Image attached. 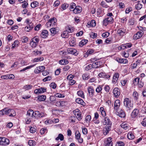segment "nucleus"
Here are the masks:
<instances>
[{"instance_id":"37","label":"nucleus","mask_w":146,"mask_h":146,"mask_svg":"<svg viewBox=\"0 0 146 146\" xmlns=\"http://www.w3.org/2000/svg\"><path fill=\"white\" fill-rule=\"evenodd\" d=\"M43 60L44 58L42 57H40L39 58H34L33 60V61L34 62H38L42 61Z\"/></svg>"},{"instance_id":"52","label":"nucleus","mask_w":146,"mask_h":146,"mask_svg":"<svg viewBox=\"0 0 146 146\" xmlns=\"http://www.w3.org/2000/svg\"><path fill=\"white\" fill-rule=\"evenodd\" d=\"M125 145L124 143L122 141L117 142L116 144V146H124Z\"/></svg>"},{"instance_id":"29","label":"nucleus","mask_w":146,"mask_h":146,"mask_svg":"<svg viewBox=\"0 0 146 146\" xmlns=\"http://www.w3.org/2000/svg\"><path fill=\"white\" fill-rule=\"evenodd\" d=\"M124 30L123 29H119L117 31V33L119 34L120 36H123L124 35L125 32H124Z\"/></svg>"},{"instance_id":"61","label":"nucleus","mask_w":146,"mask_h":146,"mask_svg":"<svg viewBox=\"0 0 146 146\" xmlns=\"http://www.w3.org/2000/svg\"><path fill=\"white\" fill-rule=\"evenodd\" d=\"M139 78H135L133 81V82L135 84H137L139 83Z\"/></svg>"},{"instance_id":"24","label":"nucleus","mask_w":146,"mask_h":146,"mask_svg":"<svg viewBox=\"0 0 146 146\" xmlns=\"http://www.w3.org/2000/svg\"><path fill=\"white\" fill-rule=\"evenodd\" d=\"M121 127L124 129L125 130H127L129 128V125L127 124L125 122L122 123L121 125Z\"/></svg>"},{"instance_id":"42","label":"nucleus","mask_w":146,"mask_h":146,"mask_svg":"<svg viewBox=\"0 0 146 146\" xmlns=\"http://www.w3.org/2000/svg\"><path fill=\"white\" fill-rule=\"evenodd\" d=\"M49 21L50 22V23L52 25V27H54L56 23V22L55 21L54 18H53L52 19H50L49 20Z\"/></svg>"},{"instance_id":"33","label":"nucleus","mask_w":146,"mask_h":146,"mask_svg":"<svg viewBox=\"0 0 146 146\" xmlns=\"http://www.w3.org/2000/svg\"><path fill=\"white\" fill-rule=\"evenodd\" d=\"M68 63V60L66 59L61 60L59 61V63L62 65L67 64Z\"/></svg>"},{"instance_id":"40","label":"nucleus","mask_w":146,"mask_h":146,"mask_svg":"<svg viewBox=\"0 0 146 146\" xmlns=\"http://www.w3.org/2000/svg\"><path fill=\"white\" fill-rule=\"evenodd\" d=\"M133 96L135 100H137L138 99V94L136 92H133Z\"/></svg>"},{"instance_id":"25","label":"nucleus","mask_w":146,"mask_h":146,"mask_svg":"<svg viewBox=\"0 0 146 146\" xmlns=\"http://www.w3.org/2000/svg\"><path fill=\"white\" fill-rule=\"evenodd\" d=\"M117 61L121 63L126 64L128 62V60L126 59H117Z\"/></svg>"},{"instance_id":"27","label":"nucleus","mask_w":146,"mask_h":146,"mask_svg":"<svg viewBox=\"0 0 146 146\" xmlns=\"http://www.w3.org/2000/svg\"><path fill=\"white\" fill-rule=\"evenodd\" d=\"M88 40L86 39L82 40L79 43V45L80 46H82L85 45L88 42Z\"/></svg>"},{"instance_id":"17","label":"nucleus","mask_w":146,"mask_h":146,"mask_svg":"<svg viewBox=\"0 0 146 146\" xmlns=\"http://www.w3.org/2000/svg\"><path fill=\"white\" fill-rule=\"evenodd\" d=\"M112 138L110 137H108L106 141L105 146H112Z\"/></svg>"},{"instance_id":"46","label":"nucleus","mask_w":146,"mask_h":146,"mask_svg":"<svg viewBox=\"0 0 146 146\" xmlns=\"http://www.w3.org/2000/svg\"><path fill=\"white\" fill-rule=\"evenodd\" d=\"M102 86H99L96 88V91L98 93H99L102 90Z\"/></svg>"},{"instance_id":"49","label":"nucleus","mask_w":146,"mask_h":146,"mask_svg":"<svg viewBox=\"0 0 146 146\" xmlns=\"http://www.w3.org/2000/svg\"><path fill=\"white\" fill-rule=\"evenodd\" d=\"M69 5L68 4L64 3L61 6V8L63 10H65L69 7Z\"/></svg>"},{"instance_id":"19","label":"nucleus","mask_w":146,"mask_h":146,"mask_svg":"<svg viewBox=\"0 0 146 146\" xmlns=\"http://www.w3.org/2000/svg\"><path fill=\"white\" fill-rule=\"evenodd\" d=\"M48 35V32L46 30H43L40 36L43 38H45Z\"/></svg>"},{"instance_id":"14","label":"nucleus","mask_w":146,"mask_h":146,"mask_svg":"<svg viewBox=\"0 0 146 146\" xmlns=\"http://www.w3.org/2000/svg\"><path fill=\"white\" fill-rule=\"evenodd\" d=\"M113 20V18L112 17H107L103 20V24L106 25L108 23L112 22Z\"/></svg>"},{"instance_id":"45","label":"nucleus","mask_w":146,"mask_h":146,"mask_svg":"<svg viewBox=\"0 0 146 146\" xmlns=\"http://www.w3.org/2000/svg\"><path fill=\"white\" fill-rule=\"evenodd\" d=\"M77 94L78 95L82 98L84 97V95L83 92L82 91L79 90L77 92Z\"/></svg>"},{"instance_id":"1","label":"nucleus","mask_w":146,"mask_h":146,"mask_svg":"<svg viewBox=\"0 0 146 146\" xmlns=\"http://www.w3.org/2000/svg\"><path fill=\"white\" fill-rule=\"evenodd\" d=\"M123 102L124 105L127 109L131 110L133 108V104L131 103V101L129 98H125Z\"/></svg>"},{"instance_id":"60","label":"nucleus","mask_w":146,"mask_h":146,"mask_svg":"<svg viewBox=\"0 0 146 146\" xmlns=\"http://www.w3.org/2000/svg\"><path fill=\"white\" fill-rule=\"evenodd\" d=\"M66 30L69 33H72L73 31V30L71 29L69 27H66Z\"/></svg>"},{"instance_id":"9","label":"nucleus","mask_w":146,"mask_h":146,"mask_svg":"<svg viewBox=\"0 0 146 146\" xmlns=\"http://www.w3.org/2000/svg\"><path fill=\"white\" fill-rule=\"evenodd\" d=\"M144 34V32L143 30H141L140 32H138L135 34L133 36V38L135 39H137L141 38Z\"/></svg>"},{"instance_id":"16","label":"nucleus","mask_w":146,"mask_h":146,"mask_svg":"<svg viewBox=\"0 0 146 146\" xmlns=\"http://www.w3.org/2000/svg\"><path fill=\"white\" fill-rule=\"evenodd\" d=\"M120 105V102L119 100H116L114 104V109L115 110H117L118 109Z\"/></svg>"},{"instance_id":"57","label":"nucleus","mask_w":146,"mask_h":146,"mask_svg":"<svg viewBox=\"0 0 146 146\" xmlns=\"http://www.w3.org/2000/svg\"><path fill=\"white\" fill-rule=\"evenodd\" d=\"M32 86L30 85H26L24 87V88L26 90H28L32 88Z\"/></svg>"},{"instance_id":"13","label":"nucleus","mask_w":146,"mask_h":146,"mask_svg":"<svg viewBox=\"0 0 146 146\" xmlns=\"http://www.w3.org/2000/svg\"><path fill=\"white\" fill-rule=\"evenodd\" d=\"M139 113V110L138 109H135L133 111L131 115V118H134L137 116Z\"/></svg>"},{"instance_id":"55","label":"nucleus","mask_w":146,"mask_h":146,"mask_svg":"<svg viewBox=\"0 0 146 146\" xmlns=\"http://www.w3.org/2000/svg\"><path fill=\"white\" fill-rule=\"evenodd\" d=\"M51 78H52L51 76H48L44 78L42 80L44 82H46L47 81L50 80H51Z\"/></svg>"},{"instance_id":"18","label":"nucleus","mask_w":146,"mask_h":146,"mask_svg":"<svg viewBox=\"0 0 146 146\" xmlns=\"http://www.w3.org/2000/svg\"><path fill=\"white\" fill-rule=\"evenodd\" d=\"M34 112L33 110L30 109L27 112V116L28 117L31 118L33 117Z\"/></svg>"},{"instance_id":"32","label":"nucleus","mask_w":146,"mask_h":146,"mask_svg":"<svg viewBox=\"0 0 146 146\" xmlns=\"http://www.w3.org/2000/svg\"><path fill=\"white\" fill-rule=\"evenodd\" d=\"M64 139V137L63 135L61 134H59L58 135V137L56 138L55 140L56 141H58L59 139L61 141L63 140Z\"/></svg>"},{"instance_id":"41","label":"nucleus","mask_w":146,"mask_h":146,"mask_svg":"<svg viewBox=\"0 0 146 146\" xmlns=\"http://www.w3.org/2000/svg\"><path fill=\"white\" fill-rule=\"evenodd\" d=\"M9 116L10 117H14L16 115V114L15 111L13 109H11L10 112L9 113Z\"/></svg>"},{"instance_id":"20","label":"nucleus","mask_w":146,"mask_h":146,"mask_svg":"<svg viewBox=\"0 0 146 146\" xmlns=\"http://www.w3.org/2000/svg\"><path fill=\"white\" fill-rule=\"evenodd\" d=\"M119 74L117 73H115L113 76V83L115 84L117 82L119 78Z\"/></svg>"},{"instance_id":"7","label":"nucleus","mask_w":146,"mask_h":146,"mask_svg":"<svg viewBox=\"0 0 146 146\" xmlns=\"http://www.w3.org/2000/svg\"><path fill=\"white\" fill-rule=\"evenodd\" d=\"M111 125L106 126L103 129V133L104 135H107L111 130Z\"/></svg>"},{"instance_id":"6","label":"nucleus","mask_w":146,"mask_h":146,"mask_svg":"<svg viewBox=\"0 0 146 146\" xmlns=\"http://www.w3.org/2000/svg\"><path fill=\"white\" fill-rule=\"evenodd\" d=\"M45 68V67L44 66L37 67L35 70L34 72L35 73H38L43 72Z\"/></svg>"},{"instance_id":"63","label":"nucleus","mask_w":146,"mask_h":146,"mask_svg":"<svg viewBox=\"0 0 146 146\" xmlns=\"http://www.w3.org/2000/svg\"><path fill=\"white\" fill-rule=\"evenodd\" d=\"M74 76L73 75L70 74L67 77V79L69 80V81H70V80H72V79L73 78H74Z\"/></svg>"},{"instance_id":"30","label":"nucleus","mask_w":146,"mask_h":146,"mask_svg":"<svg viewBox=\"0 0 146 146\" xmlns=\"http://www.w3.org/2000/svg\"><path fill=\"white\" fill-rule=\"evenodd\" d=\"M76 39L74 37L72 38L69 41V44L73 46L75 45Z\"/></svg>"},{"instance_id":"59","label":"nucleus","mask_w":146,"mask_h":146,"mask_svg":"<svg viewBox=\"0 0 146 146\" xmlns=\"http://www.w3.org/2000/svg\"><path fill=\"white\" fill-rule=\"evenodd\" d=\"M101 5L102 7L105 8H108V6L106 4L105 2L104 1H102L101 3Z\"/></svg>"},{"instance_id":"56","label":"nucleus","mask_w":146,"mask_h":146,"mask_svg":"<svg viewBox=\"0 0 146 146\" xmlns=\"http://www.w3.org/2000/svg\"><path fill=\"white\" fill-rule=\"evenodd\" d=\"M50 87L53 89H55L56 87V84L54 82H52L50 84Z\"/></svg>"},{"instance_id":"23","label":"nucleus","mask_w":146,"mask_h":146,"mask_svg":"<svg viewBox=\"0 0 146 146\" xmlns=\"http://www.w3.org/2000/svg\"><path fill=\"white\" fill-rule=\"evenodd\" d=\"M11 109H9L8 108H5L2 110L3 114L4 115L5 113V114L8 115L9 116V113L10 112Z\"/></svg>"},{"instance_id":"8","label":"nucleus","mask_w":146,"mask_h":146,"mask_svg":"<svg viewBox=\"0 0 146 146\" xmlns=\"http://www.w3.org/2000/svg\"><path fill=\"white\" fill-rule=\"evenodd\" d=\"M67 51L68 53L76 56L78 54V52L75 49L72 48H68Z\"/></svg>"},{"instance_id":"50","label":"nucleus","mask_w":146,"mask_h":146,"mask_svg":"<svg viewBox=\"0 0 146 146\" xmlns=\"http://www.w3.org/2000/svg\"><path fill=\"white\" fill-rule=\"evenodd\" d=\"M76 6V4L74 3H72L70 5V10L71 11H72V10L74 9Z\"/></svg>"},{"instance_id":"10","label":"nucleus","mask_w":146,"mask_h":146,"mask_svg":"<svg viewBox=\"0 0 146 146\" xmlns=\"http://www.w3.org/2000/svg\"><path fill=\"white\" fill-rule=\"evenodd\" d=\"M82 11V8L79 6H76L74 9L72 10L73 13L77 14L80 13Z\"/></svg>"},{"instance_id":"62","label":"nucleus","mask_w":146,"mask_h":146,"mask_svg":"<svg viewBox=\"0 0 146 146\" xmlns=\"http://www.w3.org/2000/svg\"><path fill=\"white\" fill-rule=\"evenodd\" d=\"M92 68H93L92 64H90L87 65L86 68V70H88L92 69Z\"/></svg>"},{"instance_id":"2","label":"nucleus","mask_w":146,"mask_h":146,"mask_svg":"<svg viewBox=\"0 0 146 146\" xmlns=\"http://www.w3.org/2000/svg\"><path fill=\"white\" fill-rule=\"evenodd\" d=\"M44 115V114L42 112L40 113L39 111H35L34 112V115L33 114V117L38 119L43 117Z\"/></svg>"},{"instance_id":"64","label":"nucleus","mask_w":146,"mask_h":146,"mask_svg":"<svg viewBox=\"0 0 146 146\" xmlns=\"http://www.w3.org/2000/svg\"><path fill=\"white\" fill-rule=\"evenodd\" d=\"M142 125L144 126H146V118H144L143 121L141 123Z\"/></svg>"},{"instance_id":"4","label":"nucleus","mask_w":146,"mask_h":146,"mask_svg":"<svg viewBox=\"0 0 146 146\" xmlns=\"http://www.w3.org/2000/svg\"><path fill=\"white\" fill-rule=\"evenodd\" d=\"M102 123L104 125H106V126L112 125L111 121L108 117H105L103 120Z\"/></svg>"},{"instance_id":"48","label":"nucleus","mask_w":146,"mask_h":146,"mask_svg":"<svg viewBox=\"0 0 146 146\" xmlns=\"http://www.w3.org/2000/svg\"><path fill=\"white\" fill-rule=\"evenodd\" d=\"M89 76L88 74H84L83 75L82 78L83 80H87L89 78Z\"/></svg>"},{"instance_id":"43","label":"nucleus","mask_w":146,"mask_h":146,"mask_svg":"<svg viewBox=\"0 0 146 146\" xmlns=\"http://www.w3.org/2000/svg\"><path fill=\"white\" fill-rule=\"evenodd\" d=\"M142 5L139 3L135 5V8L137 10L140 9L142 8Z\"/></svg>"},{"instance_id":"21","label":"nucleus","mask_w":146,"mask_h":146,"mask_svg":"<svg viewBox=\"0 0 146 146\" xmlns=\"http://www.w3.org/2000/svg\"><path fill=\"white\" fill-rule=\"evenodd\" d=\"M69 33L66 31H64L62 34L61 35V36L64 38H68L70 35H69Z\"/></svg>"},{"instance_id":"39","label":"nucleus","mask_w":146,"mask_h":146,"mask_svg":"<svg viewBox=\"0 0 146 146\" xmlns=\"http://www.w3.org/2000/svg\"><path fill=\"white\" fill-rule=\"evenodd\" d=\"M32 42H35L37 44H38V43L39 41V38H37L36 36H35L31 39Z\"/></svg>"},{"instance_id":"28","label":"nucleus","mask_w":146,"mask_h":146,"mask_svg":"<svg viewBox=\"0 0 146 146\" xmlns=\"http://www.w3.org/2000/svg\"><path fill=\"white\" fill-rule=\"evenodd\" d=\"M46 98V96L40 95L38 96V100L40 101H44Z\"/></svg>"},{"instance_id":"47","label":"nucleus","mask_w":146,"mask_h":146,"mask_svg":"<svg viewBox=\"0 0 146 146\" xmlns=\"http://www.w3.org/2000/svg\"><path fill=\"white\" fill-rule=\"evenodd\" d=\"M18 41L17 40H15L13 44H12V48H15L18 46Z\"/></svg>"},{"instance_id":"54","label":"nucleus","mask_w":146,"mask_h":146,"mask_svg":"<svg viewBox=\"0 0 146 146\" xmlns=\"http://www.w3.org/2000/svg\"><path fill=\"white\" fill-rule=\"evenodd\" d=\"M38 44H37L35 42H32V41L31 40V42H30V44L32 47H35Z\"/></svg>"},{"instance_id":"11","label":"nucleus","mask_w":146,"mask_h":146,"mask_svg":"<svg viewBox=\"0 0 146 146\" xmlns=\"http://www.w3.org/2000/svg\"><path fill=\"white\" fill-rule=\"evenodd\" d=\"M87 90L89 96H94V92L93 88L91 86H89L87 88Z\"/></svg>"},{"instance_id":"35","label":"nucleus","mask_w":146,"mask_h":146,"mask_svg":"<svg viewBox=\"0 0 146 146\" xmlns=\"http://www.w3.org/2000/svg\"><path fill=\"white\" fill-rule=\"evenodd\" d=\"M76 118L79 120H81L82 119V117L80 113L79 112H77L75 114Z\"/></svg>"},{"instance_id":"36","label":"nucleus","mask_w":146,"mask_h":146,"mask_svg":"<svg viewBox=\"0 0 146 146\" xmlns=\"http://www.w3.org/2000/svg\"><path fill=\"white\" fill-rule=\"evenodd\" d=\"M21 40L22 42L26 43L28 41V38L26 36H23L21 38Z\"/></svg>"},{"instance_id":"58","label":"nucleus","mask_w":146,"mask_h":146,"mask_svg":"<svg viewBox=\"0 0 146 146\" xmlns=\"http://www.w3.org/2000/svg\"><path fill=\"white\" fill-rule=\"evenodd\" d=\"M55 96L56 97L63 98L64 97V96L60 93H56L55 94Z\"/></svg>"},{"instance_id":"51","label":"nucleus","mask_w":146,"mask_h":146,"mask_svg":"<svg viewBox=\"0 0 146 146\" xmlns=\"http://www.w3.org/2000/svg\"><path fill=\"white\" fill-rule=\"evenodd\" d=\"M80 133L78 131H76L75 133L76 138V139H80Z\"/></svg>"},{"instance_id":"3","label":"nucleus","mask_w":146,"mask_h":146,"mask_svg":"<svg viewBox=\"0 0 146 146\" xmlns=\"http://www.w3.org/2000/svg\"><path fill=\"white\" fill-rule=\"evenodd\" d=\"M9 139L5 137H1V140L0 142V145H6L9 144Z\"/></svg>"},{"instance_id":"22","label":"nucleus","mask_w":146,"mask_h":146,"mask_svg":"<svg viewBox=\"0 0 146 146\" xmlns=\"http://www.w3.org/2000/svg\"><path fill=\"white\" fill-rule=\"evenodd\" d=\"M117 115L121 117H124L125 116V113L122 110H121L119 111H118L117 112Z\"/></svg>"},{"instance_id":"26","label":"nucleus","mask_w":146,"mask_h":146,"mask_svg":"<svg viewBox=\"0 0 146 146\" xmlns=\"http://www.w3.org/2000/svg\"><path fill=\"white\" fill-rule=\"evenodd\" d=\"M39 5V3L36 1H35L31 3V7L33 8L37 7Z\"/></svg>"},{"instance_id":"31","label":"nucleus","mask_w":146,"mask_h":146,"mask_svg":"<svg viewBox=\"0 0 146 146\" xmlns=\"http://www.w3.org/2000/svg\"><path fill=\"white\" fill-rule=\"evenodd\" d=\"M100 62L99 61L93 63L92 64V65L93 68H99L100 66L99 64Z\"/></svg>"},{"instance_id":"34","label":"nucleus","mask_w":146,"mask_h":146,"mask_svg":"<svg viewBox=\"0 0 146 146\" xmlns=\"http://www.w3.org/2000/svg\"><path fill=\"white\" fill-rule=\"evenodd\" d=\"M76 102L77 103L82 105H83L84 104V103L83 100L80 98H77L76 100Z\"/></svg>"},{"instance_id":"12","label":"nucleus","mask_w":146,"mask_h":146,"mask_svg":"<svg viewBox=\"0 0 146 146\" xmlns=\"http://www.w3.org/2000/svg\"><path fill=\"white\" fill-rule=\"evenodd\" d=\"M113 93L115 97H118L120 94V90L117 88H115L114 89Z\"/></svg>"},{"instance_id":"53","label":"nucleus","mask_w":146,"mask_h":146,"mask_svg":"<svg viewBox=\"0 0 146 146\" xmlns=\"http://www.w3.org/2000/svg\"><path fill=\"white\" fill-rule=\"evenodd\" d=\"M35 65H31V66H27V67H25V68H24L23 69L20 70V72H22L23 71H25L26 70L29 69L30 68H31L33 67L34 66H35Z\"/></svg>"},{"instance_id":"44","label":"nucleus","mask_w":146,"mask_h":146,"mask_svg":"<svg viewBox=\"0 0 146 146\" xmlns=\"http://www.w3.org/2000/svg\"><path fill=\"white\" fill-rule=\"evenodd\" d=\"M35 143H36L35 141L31 140H29L28 142V145L31 146H33L35 145Z\"/></svg>"},{"instance_id":"15","label":"nucleus","mask_w":146,"mask_h":146,"mask_svg":"<svg viewBox=\"0 0 146 146\" xmlns=\"http://www.w3.org/2000/svg\"><path fill=\"white\" fill-rule=\"evenodd\" d=\"M98 76L100 77L105 78L107 79H109L110 77V76L106 74L104 72H101L100 73Z\"/></svg>"},{"instance_id":"38","label":"nucleus","mask_w":146,"mask_h":146,"mask_svg":"<svg viewBox=\"0 0 146 146\" xmlns=\"http://www.w3.org/2000/svg\"><path fill=\"white\" fill-rule=\"evenodd\" d=\"M50 31L51 32V35L52 36H54L56 34V29L55 28H52L50 29Z\"/></svg>"},{"instance_id":"5","label":"nucleus","mask_w":146,"mask_h":146,"mask_svg":"<svg viewBox=\"0 0 146 146\" xmlns=\"http://www.w3.org/2000/svg\"><path fill=\"white\" fill-rule=\"evenodd\" d=\"M46 92V88L44 87H41L40 88H38L35 90L34 92L36 94L43 93Z\"/></svg>"}]
</instances>
